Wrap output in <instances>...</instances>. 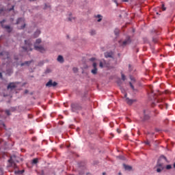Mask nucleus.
<instances>
[{
    "mask_svg": "<svg viewBox=\"0 0 175 175\" xmlns=\"http://www.w3.org/2000/svg\"><path fill=\"white\" fill-rule=\"evenodd\" d=\"M166 169H167V170H170V169H172V165H167L166 166Z\"/></svg>",
    "mask_w": 175,
    "mask_h": 175,
    "instance_id": "obj_32",
    "label": "nucleus"
},
{
    "mask_svg": "<svg viewBox=\"0 0 175 175\" xmlns=\"http://www.w3.org/2000/svg\"><path fill=\"white\" fill-rule=\"evenodd\" d=\"M131 38L128 37L124 41L122 42V46H127L131 43Z\"/></svg>",
    "mask_w": 175,
    "mask_h": 175,
    "instance_id": "obj_10",
    "label": "nucleus"
},
{
    "mask_svg": "<svg viewBox=\"0 0 175 175\" xmlns=\"http://www.w3.org/2000/svg\"><path fill=\"white\" fill-rule=\"evenodd\" d=\"M16 24L22 25L21 27H19V29H24L25 28V20L23 18H19L16 21Z\"/></svg>",
    "mask_w": 175,
    "mask_h": 175,
    "instance_id": "obj_5",
    "label": "nucleus"
},
{
    "mask_svg": "<svg viewBox=\"0 0 175 175\" xmlns=\"http://www.w3.org/2000/svg\"><path fill=\"white\" fill-rule=\"evenodd\" d=\"M129 85H130L131 88H132V90L135 91V86H133V85L132 84L131 82L129 83Z\"/></svg>",
    "mask_w": 175,
    "mask_h": 175,
    "instance_id": "obj_31",
    "label": "nucleus"
},
{
    "mask_svg": "<svg viewBox=\"0 0 175 175\" xmlns=\"http://www.w3.org/2000/svg\"><path fill=\"white\" fill-rule=\"evenodd\" d=\"M103 175H106V172H103Z\"/></svg>",
    "mask_w": 175,
    "mask_h": 175,
    "instance_id": "obj_47",
    "label": "nucleus"
},
{
    "mask_svg": "<svg viewBox=\"0 0 175 175\" xmlns=\"http://www.w3.org/2000/svg\"><path fill=\"white\" fill-rule=\"evenodd\" d=\"M82 109L83 107L79 103H74L71 104V110L74 113H79Z\"/></svg>",
    "mask_w": 175,
    "mask_h": 175,
    "instance_id": "obj_2",
    "label": "nucleus"
},
{
    "mask_svg": "<svg viewBox=\"0 0 175 175\" xmlns=\"http://www.w3.org/2000/svg\"><path fill=\"white\" fill-rule=\"evenodd\" d=\"M99 66H100V68H103V63L100 62Z\"/></svg>",
    "mask_w": 175,
    "mask_h": 175,
    "instance_id": "obj_38",
    "label": "nucleus"
},
{
    "mask_svg": "<svg viewBox=\"0 0 175 175\" xmlns=\"http://www.w3.org/2000/svg\"><path fill=\"white\" fill-rule=\"evenodd\" d=\"M13 9H14V5H11V8H8L7 10L8 12H12V10H13Z\"/></svg>",
    "mask_w": 175,
    "mask_h": 175,
    "instance_id": "obj_30",
    "label": "nucleus"
},
{
    "mask_svg": "<svg viewBox=\"0 0 175 175\" xmlns=\"http://www.w3.org/2000/svg\"><path fill=\"white\" fill-rule=\"evenodd\" d=\"M162 158H163L164 159H166V157H163Z\"/></svg>",
    "mask_w": 175,
    "mask_h": 175,
    "instance_id": "obj_50",
    "label": "nucleus"
},
{
    "mask_svg": "<svg viewBox=\"0 0 175 175\" xmlns=\"http://www.w3.org/2000/svg\"><path fill=\"white\" fill-rule=\"evenodd\" d=\"M69 21H72V18H68Z\"/></svg>",
    "mask_w": 175,
    "mask_h": 175,
    "instance_id": "obj_46",
    "label": "nucleus"
},
{
    "mask_svg": "<svg viewBox=\"0 0 175 175\" xmlns=\"http://www.w3.org/2000/svg\"><path fill=\"white\" fill-rule=\"evenodd\" d=\"M126 94H124V97L126 98V103L127 105H133V103H135V102H136V99H130L129 98L126 97Z\"/></svg>",
    "mask_w": 175,
    "mask_h": 175,
    "instance_id": "obj_7",
    "label": "nucleus"
},
{
    "mask_svg": "<svg viewBox=\"0 0 175 175\" xmlns=\"http://www.w3.org/2000/svg\"><path fill=\"white\" fill-rule=\"evenodd\" d=\"M50 72H51V70H50V69H46V73H50Z\"/></svg>",
    "mask_w": 175,
    "mask_h": 175,
    "instance_id": "obj_39",
    "label": "nucleus"
},
{
    "mask_svg": "<svg viewBox=\"0 0 175 175\" xmlns=\"http://www.w3.org/2000/svg\"><path fill=\"white\" fill-rule=\"evenodd\" d=\"M4 28H5V29H7V31H8V32L9 33H10V32H12V31H13V29H12V27H10L9 25H5V26H4Z\"/></svg>",
    "mask_w": 175,
    "mask_h": 175,
    "instance_id": "obj_17",
    "label": "nucleus"
},
{
    "mask_svg": "<svg viewBox=\"0 0 175 175\" xmlns=\"http://www.w3.org/2000/svg\"><path fill=\"white\" fill-rule=\"evenodd\" d=\"M114 33H115L116 36H118V35H120V29H116L114 30Z\"/></svg>",
    "mask_w": 175,
    "mask_h": 175,
    "instance_id": "obj_26",
    "label": "nucleus"
},
{
    "mask_svg": "<svg viewBox=\"0 0 175 175\" xmlns=\"http://www.w3.org/2000/svg\"><path fill=\"white\" fill-rule=\"evenodd\" d=\"M114 3H116V5L117 6H118V3L117 2V1H114Z\"/></svg>",
    "mask_w": 175,
    "mask_h": 175,
    "instance_id": "obj_41",
    "label": "nucleus"
},
{
    "mask_svg": "<svg viewBox=\"0 0 175 175\" xmlns=\"http://www.w3.org/2000/svg\"><path fill=\"white\" fill-rule=\"evenodd\" d=\"M93 68L94 69L92 70V73L93 75H96V73H98V68H96V63H93Z\"/></svg>",
    "mask_w": 175,
    "mask_h": 175,
    "instance_id": "obj_11",
    "label": "nucleus"
},
{
    "mask_svg": "<svg viewBox=\"0 0 175 175\" xmlns=\"http://www.w3.org/2000/svg\"><path fill=\"white\" fill-rule=\"evenodd\" d=\"M10 166H11V167H13L14 169H18V167H17V165L16 164V163H10Z\"/></svg>",
    "mask_w": 175,
    "mask_h": 175,
    "instance_id": "obj_25",
    "label": "nucleus"
},
{
    "mask_svg": "<svg viewBox=\"0 0 175 175\" xmlns=\"http://www.w3.org/2000/svg\"><path fill=\"white\" fill-rule=\"evenodd\" d=\"M39 35H40V30H37L34 33V38H38V36H39Z\"/></svg>",
    "mask_w": 175,
    "mask_h": 175,
    "instance_id": "obj_24",
    "label": "nucleus"
},
{
    "mask_svg": "<svg viewBox=\"0 0 175 175\" xmlns=\"http://www.w3.org/2000/svg\"><path fill=\"white\" fill-rule=\"evenodd\" d=\"M123 166L125 169V170H132V167L129 165H126V164H123Z\"/></svg>",
    "mask_w": 175,
    "mask_h": 175,
    "instance_id": "obj_19",
    "label": "nucleus"
},
{
    "mask_svg": "<svg viewBox=\"0 0 175 175\" xmlns=\"http://www.w3.org/2000/svg\"><path fill=\"white\" fill-rule=\"evenodd\" d=\"M33 163H34V164L38 163V159H33Z\"/></svg>",
    "mask_w": 175,
    "mask_h": 175,
    "instance_id": "obj_35",
    "label": "nucleus"
},
{
    "mask_svg": "<svg viewBox=\"0 0 175 175\" xmlns=\"http://www.w3.org/2000/svg\"><path fill=\"white\" fill-rule=\"evenodd\" d=\"M3 23H5V20H3V21L1 22V24H3Z\"/></svg>",
    "mask_w": 175,
    "mask_h": 175,
    "instance_id": "obj_44",
    "label": "nucleus"
},
{
    "mask_svg": "<svg viewBox=\"0 0 175 175\" xmlns=\"http://www.w3.org/2000/svg\"><path fill=\"white\" fill-rule=\"evenodd\" d=\"M150 118V116H148V111L144 110V120H148Z\"/></svg>",
    "mask_w": 175,
    "mask_h": 175,
    "instance_id": "obj_13",
    "label": "nucleus"
},
{
    "mask_svg": "<svg viewBox=\"0 0 175 175\" xmlns=\"http://www.w3.org/2000/svg\"><path fill=\"white\" fill-rule=\"evenodd\" d=\"M97 18H98L97 20L98 23H100L102 21V15L100 14H98L96 16Z\"/></svg>",
    "mask_w": 175,
    "mask_h": 175,
    "instance_id": "obj_22",
    "label": "nucleus"
},
{
    "mask_svg": "<svg viewBox=\"0 0 175 175\" xmlns=\"http://www.w3.org/2000/svg\"><path fill=\"white\" fill-rule=\"evenodd\" d=\"M122 80H123V81H125V75L124 74H122Z\"/></svg>",
    "mask_w": 175,
    "mask_h": 175,
    "instance_id": "obj_36",
    "label": "nucleus"
},
{
    "mask_svg": "<svg viewBox=\"0 0 175 175\" xmlns=\"http://www.w3.org/2000/svg\"><path fill=\"white\" fill-rule=\"evenodd\" d=\"M149 93H150V96H154V95H155V94H154V90H152V85H150L149 86Z\"/></svg>",
    "mask_w": 175,
    "mask_h": 175,
    "instance_id": "obj_16",
    "label": "nucleus"
},
{
    "mask_svg": "<svg viewBox=\"0 0 175 175\" xmlns=\"http://www.w3.org/2000/svg\"><path fill=\"white\" fill-rule=\"evenodd\" d=\"M16 87H17V85H16V83H10L8 85V90H14Z\"/></svg>",
    "mask_w": 175,
    "mask_h": 175,
    "instance_id": "obj_12",
    "label": "nucleus"
},
{
    "mask_svg": "<svg viewBox=\"0 0 175 175\" xmlns=\"http://www.w3.org/2000/svg\"><path fill=\"white\" fill-rule=\"evenodd\" d=\"M57 61H58V62H60V64H63V62H64V57H62V55H59L57 57Z\"/></svg>",
    "mask_w": 175,
    "mask_h": 175,
    "instance_id": "obj_18",
    "label": "nucleus"
},
{
    "mask_svg": "<svg viewBox=\"0 0 175 175\" xmlns=\"http://www.w3.org/2000/svg\"><path fill=\"white\" fill-rule=\"evenodd\" d=\"M15 173H16L17 174H23V173H24V170H18L15 172Z\"/></svg>",
    "mask_w": 175,
    "mask_h": 175,
    "instance_id": "obj_28",
    "label": "nucleus"
},
{
    "mask_svg": "<svg viewBox=\"0 0 175 175\" xmlns=\"http://www.w3.org/2000/svg\"><path fill=\"white\" fill-rule=\"evenodd\" d=\"M9 163H16L18 162L17 157L16 155H12L10 157V159L8 160Z\"/></svg>",
    "mask_w": 175,
    "mask_h": 175,
    "instance_id": "obj_8",
    "label": "nucleus"
},
{
    "mask_svg": "<svg viewBox=\"0 0 175 175\" xmlns=\"http://www.w3.org/2000/svg\"><path fill=\"white\" fill-rule=\"evenodd\" d=\"M145 144H147V146H150V142L148 141L145 142Z\"/></svg>",
    "mask_w": 175,
    "mask_h": 175,
    "instance_id": "obj_40",
    "label": "nucleus"
},
{
    "mask_svg": "<svg viewBox=\"0 0 175 175\" xmlns=\"http://www.w3.org/2000/svg\"><path fill=\"white\" fill-rule=\"evenodd\" d=\"M157 103H160L158 105L160 109H163V105L165 104V101L163 100V98H158Z\"/></svg>",
    "mask_w": 175,
    "mask_h": 175,
    "instance_id": "obj_9",
    "label": "nucleus"
},
{
    "mask_svg": "<svg viewBox=\"0 0 175 175\" xmlns=\"http://www.w3.org/2000/svg\"><path fill=\"white\" fill-rule=\"evenodd\" d=\"M39 35H40V30H37L34 33V38H38V36H39Z\"/></svg>",
    "mask_w": 175,
    "mask_h": 175,
    "instance_id": "obj_23",
    "label": "nucleus"
},
{
    "mask_svg": "<svg viewBox=\"0 0 175 175\" xmlns=\"http://www.w3.org/2000/svg\"><path fill=\"white\" fill-rule=\"evenodd\" d=\"M5 114H7V116H10V111L5 110Z\"/></svg>",
    "mask_w": 175,
    "mask_h": 175,
    "instance_id": "obj_34",
    "label": "nucleus"
},
{
    "mask_svg": "<svg viewBox=\"0 0 175 175\" xmlns=\"http://www.w3.org/2000/svg\"><path fill=\"white\" fill-rule=\"evenodd\" d=\"M104 55L105 58H113V52H106Z\"/></svg>",
    "mask_w": 175,
    "mask_h": 175,
    "instance_id": "obj_15",
    "label": "nucleus"
},
{
    "mask_svg": "<svg viewBox=\"0 0 175 175\" xmlns=\"http://www.w3.org/2000/svg\"><path fill=\"white\" fill-rule=\"evenodd\" d=\"M0 79H2V72H0Z\"/></svg>",
    "mask_w": 175,
    "mask_h": 175,
    "instance_id": "obj_43",
    "label": "nucleus"
},
{
    "mask_svg": "<svg viewBox=\"0 0 175 175\" xmlns=\"http://www.w3.org/2000/svg\"><path fill=\"white\" fill-rule=\"evenodd\" d=\"M72 70H73L74 73H77V72H79V69L76 67H74L72 68Z\"/></svg>",
    "mask_w": 175,
    "mask_h": 175,
    "instance_id": "obj_29",
    "label": "nucleus"
},
{
    "mask_svg": "<svg viewBox=\"0 0 175 175\" xmlns=\"http://www.w3.org/2000/svg\"><path fill=\"white\" fill-rule=\"evenodd\" d=\"M32 62L33 60L25 62L24 63L21 64V66H29Z\"/></svg>",
    "mask_w": 175,
    "mask_h": 175,
    "instance_id": "obj_14",
    "label": "nucleus"
},
{
    "mask_svg": "<svg viewBox=\"0 0 175 175\" xmlns=\"http://www.w3.org/2000/svg\"><path fill=\"white\" fill-rule=\"evenodd\" d=\"M165 94H169V92L167 91L165 92Z\"/></svg>",
    "mask_w": 175,
    "mask_h": 175,
    "instance_id": "obj_49",
    "label": "nucleus"
},
{
    "mask_svg": "<svg viewBox=\"0 0 175 175\" xmlns=\"http://www.w3.org/2000/svg\"><path fill=\"white\" fill-rule=\"evenodd\" d=\"M25 46H23L22 49L25 50V51H32V42L29 40H25Z\"/></svg>",
    "mask_w": 175,
    "mask_h": 175,
    "instance_id": "obj_3",
    "label": "nucleus"
},
{
    "mask_svg": "<svg viewBox=\"0 0 175 175\" xmlns=\"http://www.w3.org/2000/svg\"><path fill=\"white\" fill-rule=\"evenodd\" d=\"M49 8V9L51 8L50 5H47V4H45L44 9H47Z\"/></svg>",
    "mask_w": 175,
    "mask_h": 175,
    "instance_id": "obj_37",
    "label": "nucleus"
},
{
    "mask_svg": "<svg viewBox=\"0 0 175 175\" xmlns=\"http://www.w3.org/2000/svg\"><path fill=\"white\" fill-rule=\"evenodd\" d=\"M42 43V40L40 38H38L36 40V42L34 44V49L37 51H40V53L44 52V48L42 46H38V44H40Z\"/></svg>",
    "mask_w": 175,
    "mask_h": 175,
    "instance_id": "obj_1",
    "label": "nucleus"
},
{
    "mask_svg": "<svg viewBox=\"0 0 175 175\" xmlns=\"http://www.w3.org/2000/svg\"><path fill=\"white\" fill-rule=\"evenodd\" d=\"M57 85H58V83L55 81L53 82L51 79L46 83V87H49V88L51 87H57Z\"/></svg>",
    "mask_w": 175,
    "mask_h": 175,
    "instance_id": "obj_6",
    "label": "nucleus"
},
{
    "mask_svg": "<svg viewBox=\"0 0 175 175\" xmlns=\"http://www.w3.org/2000/svg\"><path fill=\"white\" fill-rule=\"evenodd\" d=\"M117 131H118V133H120V130H119V129H118Z\"/></svg>",
    "mask_w": 175,
    "mask_h": 175,
    "instance_id": "obj_48",
    "label": "nucleus"
},
{
    "mask_svg": "<svg viewBox=\"0 0 175 175\" xmlns=\"http://www.w3.org/2000/svg\"><path fill=\"white\" fill-rule=\"evenodd\" d=\"M167 107H168V105L167 104L165 103V109H167Z\"/></svg>",
    "mask_w": 175,
    "mask_h": 175,
    "instance_id": "obj_45",
    "label": "nucleus"
},
{
    "mask_svg": "<svg viewBox=\"0 0 175 175\" xmlns=\"http://www.w3.org/2000/svg\"><path fill=\"white\" fill-rule=\"evenodd\" d=\"M90 61H95V58H94V57L91 58Z\"/></svg>",
    "mask_w": 175,
    "mask_h": 175,
    "instance_id": "obj_42",
    "label": "nucleus"
},
{
    "mask_svg": "<svg viewBox=\"0 0 175 175\" xmlns=\"http://www.w3.org/2000/svg\"><path fill=\"white\" fill-rule=\"evenodd\" d=\"M157 14H158V12H157Z\"/></svg>",
    "mask_w": 175,
    "mask_h": 175,
    "instance_id": "obj_51",
    "label": "nucleus"
},
{
    "mask_svg": "<svg viewBox=\"0 0 175 175\" xmlns=\"http://www.w3.org/2000/svg\"><path fill=\"white\" fill-rule=\"evenodd\" d=\"M1 55H6L7 58H9V53L8 52L3 51V52L0 53V56Z\"/></svg>",
    "mask_w": 175,
    "mask_h": 175,
    "instance_id": "obj_21",
    "label": "nucleus"
},
{
    "mask_svg": "<svg viewBox=\"0 0 175 175\" xmlns=\"http://www.w3.org/2000/svg\"><path fill=\"white\" fill-rule=\"evenodd\" d=\"M156 167L157 173H161L163 170V163H161V159H159Z\"/></svg>",
    "mask_w": 175,
    "mask_h": 175,
    "instance_id": "obj_4",
    "label": "nucleus"
},
{
    "mask_svg": "<svg viewBox=\"0 0 175 175\" xmlns=\"http://www.w3.org/2000/svg\"><path fill=\"white\" fill-rule=\"evenodd\" d=\"M4 12H5V9L3 8L0 9V14H3Z\"/></svg>",
    "mask_w": 175,
    "mask_h": 175,
    "instance_id": "obj_33",
    "label": "nucleus"
},
{
    "mask_svg": "<svg viewBox=\"0 0 175 175\" xmlns=\"http://www.w3.org/2000/svg\"><path fill=\"white\" fill-rule=\"evenodd\" d=\"M90 33L91 36H94V35H96V31H95L94 29H91L90 31Z\"/></svg>",
    "mask_w": 175,
    "mask_h": 175,
    "instance_id": "obj_20",
    "label": "nucleus"
},
{
    "mask_svg": "<svg viewBox=\"0 0 175 175\" xmlns=\"http://www.w3.org/2000/svg\"><path fill=\"white\" fill-rule=\"evenodd\" d=\"M161 10H163V12H165V10H166V7H165V4L163 3H162Z\"/></svg>",
    "mask_w": 175,
    "mask_h": 175,
    "instance_id": "obj_27",
    "label": "nucleus"
}]
</instances>
